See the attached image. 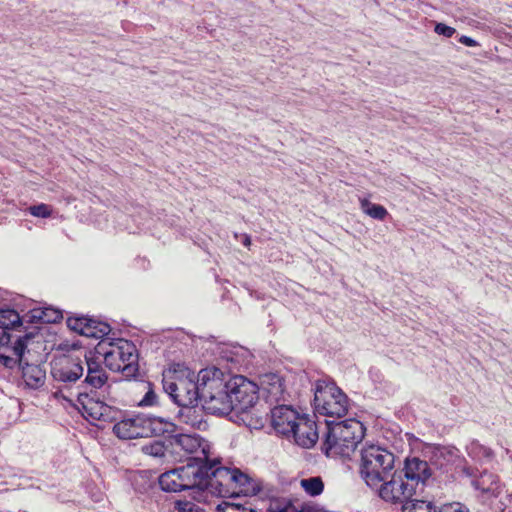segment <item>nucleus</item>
<instances>
[{"mask_svg": "<svg viewBox=\"0 0 512 512\" xmlns=\"http://www.w3.org/2000/svg\"><path fill=\"white\" fill-rule=\"evenodd\" d=\"M243 243H244L245 246H249L250 243H251L250 237L249 236H245V239H244Z\"/></svg>", "mask_w": 512, "mask_h": 512, "instance_id": "43", "label": "nucleus"}, {"mask_svg": "<svg viewBox=\"0 0 512 512\" xmlns=\"http://www.w3.org/2000/svg\"><path fill=\"white\" fill-rule=\"evenodd\" d=\"M180 407L181 409L178 412V419L181 423L197 430L207 429L208 424L204 420L202 409L198 408L196 404Z\"/></svg>", "mask_w": 512, "mask_h": 512, "instance_id": "21", "label": "nucleus"}, {"mask_svg": "<svg viewBox=\"0 0 512 512\" xmlns=\"http://www.w3.org/2000/svg\"><path fill=\"white\" fill-rule=\"evenodd\" d=\"M89 324L86 328V337L103 340L111 331L110 325L105 322L89 318Z\"/></svg>", "mask_w": 512, "mask_h": 512, "instance_id": "26", "label": "nucleus"}, {"mask_svg": "<svg viewBox=\"0 0 512 512\" xmlns=\"http://www.w3.org/2000/svg\"><path fill=\"white\" fill-rule=\"evenodd\" d=\"M99 357L101 356L96 354V350L85 355L83 366L84 369L86 368V376L81 382V385L77 386L80 387L81 390L93 393L107 383L108 375L102 365L104 361L103 358Z\"/></svg>", "mask_w": 512, "mask_h": 512, "instance_id": "12", "label": "nucleus"}, {"mask_svg": "<svg viewBox=\"0 0 512 512\" xmlns=\"http://www.w3.org/2000/svg\"><path fill=\"white\" fill-rule=\"evenodd\" d=\"M473 449H479V451L482 453V455L486 458H491L493 456V451L488 447L474 445Z\"/></svg>", "mask_w": 512, "mask_h": 512, "instance_id": "41", "label": "nucleus"}, {"mask_svg": "<svg viewBox=\"0 0 512 512\" xmlns=\"http://www.w3.org/2000/svg\"><path fill=\"white\" fill-rule=\"evenodd\" d=\"M201 381L202 407L211 414L227 415L233 411L230 392L228 391V379L223 372L216 368H206L198 373Z\"/></svg>", "mask_w": 512, "mask_h": 512, "instance_id": "2", "label": "nucleus"}, {"mask_svg": "<svg viewBox=\"0 0 512 512\" xmlns=\"http://www.w3.org/2000/svg\"><path fill=\"white\" fill-rule=\"evenodd\" d=\"M459 42L468 47H476L479 45V43L476 40H474L473 38H471L469 36H465V35H462L459 38Z\"/></svg>", "mask_w": 512, "mask_h": 512, "instance_id": "40", "label": "nucleus"}, {"mask_svg": "<svg viewBox=\"0 0 512 512\" xmlns=\"http://www.w3.org/2000/svg\"><path fill=\"white\" fill-rule=\"evenodd\" d=\"M402 512H439L432 500L412 497L403 507Z\"/></svg>", "mask_w": 512, "mask_h": 512, "instance_id": "23", "label": "nucleus"}, {"mask_svg": "<svg viewBox=\"0 0 512 512\" xmlns=\"http://www.w3.org/2000/svg\"><path fill=\"white\" fill-rule=\"evenodd\" d=\"M175 509L177 512H200V508L197 504L192 501H177L175 503Z\"/></svg>", "mask_w": 512, "mask_h": 512, "instance_id": "36", "label": "nucleus"}, {"mask_svg": "<svg viewBox=\"0 0 512 512\" xmlns=\"http://www.w3.org/2000/svg\"><path fill=\"white\" fill-rule=\"evenodd\" d=\"M33 318L38 319L44 323H55L63 318L60 310L45 307L42 309L34 310Z\"/></svg>", "mask_w": 512, "mask_h": 512, "instance_id": "29", "label": "nucleus"}, {"mask_svg": "<svg viewBox=\"0 0 512 512\" xmlns=\"http://www.w3.org/2000/svg\"><path fill=\"white\" fill-rule=\"evenodd\" d=\"M349 407L346 394L334 382L318 380L314 388V409L323 416L343 417Z\"/></svg>", "mask_w": 512, "mask_h": 512, "instance_id": "7", "label": "nucleus"}, {"mask_svg": "<svg viewBox=\"0 0 512 512\" xmlns=\"http://www.w3.org/2000/svg\"><path fill=\"white\" fill-rule=\"evenodd\" d=\"M163 389L178 406L197 404L201 400V381L181 364H174L163 373Z\"/></svg>", "mask_w": 512, "mask_h": 512, "instance_id": "3", "label": "nucleus"}, {"mask_svg": "<svg viewBox=\"0 0 512 512\" xmlns=\"http://www.w3.org/2000/svg\"><path fill=\"white\" fill-rule=\"evenodd\" d=\"M173 445L188 454L200 453V456L190 458L188 463L201 465L210 460L209 445L198 435L179 434L174 436Z\"/></svg>", "mask_w": 512, "mask_h": 512, "instance_id": "14", "label": "nucleus"}, {"mask_svg": "<svg viewBox=\"0 0 512 512\" xmlns=\"http://www.w3.org/2000/svg\"><path fill=\"white\" fill-rule=\"evenodd\" d=\"M301 416L291 405L278 404L271 409V425L277 433L289 438Z\"/></svg>", "mask_w": 512, "mask_h": 512, "instance_id": "16", "label": "nucleus"}, {"mask_svg": "<svg viewBox=\"0 0 512 512\" xmlns=\"http://www.w3.org/2000/svg\"><path fill=\"white\" fill-rule=\"evenodd\" d=\"M258 390V386L244 376L229 377L228 391L230 392L233 411L237 414H247L257 403Z\"/></svg>", "mask_w": 512, "mask_h": 512, "instance_id": "11", "label": "nucleus"}, {"mask_svg": "<svg viewBox=\"0 0 512 512\" xmlns=\"http://www.w3.org/2000/svg\"><path fill=\"white\" fill-rule=\"evenodd\" d=\"M378 496L386 503L400 505L401 508L412 497L422 495L416 487L407 480L399 471L395 470L389 479L375 487Z\"/></svg>", "mask_w": 512, "mask_h": 512, "instance_id": "10", "label": "nucleus"}, {"mask_svg": "<svg viewBox=\"0 0 512 512\" xmlns=\"http://www.w3.org/2000/svg\"><path fill=\"white\" fill-rule=\"evenodd\" d=\"M32 338L31 334H25L24 336H19L11 350L0 351V363L7 368H13L17 364L19 366L22 365L24 358L25 349L27 347V342Z\"/></svg>", "mask_w": 512, "mask_h": 512, "instance_id": "20", "label": "nucleus"}, {"mask_svg": "<svg viewBox=\"0 0 512 512\" xmlns=\"http://www.w3.org/2000/svg\"><path fill=\"white\" fill-rule=\"evenodd\" d=\"M20 367L22 370V378L27 387L38 389L44 385L46 371L41 365L30 364L24 360Z\"/></svg>", "mask_w": 512, "mask_h": 512, "instance_id": "22", "label": "nucleus"}, {"mask_svg": "<svg viewBox=\"0 0 512 512\" xmlns=\"http://www.w3.org/2000/svg\"><path fill=\"white\" fill-rule=\"evenodd\" d=\"M360 208L366 215L376 220H384L388 215L387 209L379 204H374L367 198H360Z\"/></svg>", "mask_w": 512, "mask_h": 512, "instance_id": "25", "label": "nucleus"}, {"mask_svg": "<svg viewBox=\"0 0 512 512\" xmlns=\"http://www.w3.org/2000/svg\"><path fill=\"white\" fill-rule=\"evenodd\" d=\"M89 318L87 317H69L67 319V326L69 329L86 336V328L89 326Z\"/></svg>", "mask_w": 512, "mask_h": 512, "instance_id": "32", "label": "nucleus"}, {"mask_svg": "<svg viewBox=\"0 0 512 512\" xmlns=\"http://www.w3.org/2000/svg\"><path fill=\"white\" fill-rule=\"evenodd\" d=\"M394 463V454L380 446L370 445L361 450L360 473L372 489L392 476Z\"/></svg>", "mask_w": 512, "mask_h": 512, "instance_id": "6", "label": "nucleus"}, {"mask_svg": "<svg viewBox=\"0 0 512 512\" xmlns=\"http://www.w3.org/2000/svg\"><path fill=\"white\" fill-rule=\"evenodd\" d=\"M434 31H435V33H437L439 35H443L444 37H447V38L452 37L456 32L455 28L448 26L444 23H437L434 28Z\"/></svg>", "mask_w": 512, "mask_h": 512, "instance_id": "39", "label": "nucleus"}, {"mask_svg": "<svg viewBox=\"0 0 512 512\" xmlns=\"http://www.w3.org/2000/svg\"><path fill=\"white\" fill-rule=\"evenodd\" d=\"M142 450L145 454L153 456V457H163L165 456L166 448L161 441H152L142 447Z\"/></svg>", "mask_w": 512, "mask_h": 512, "instance_id": "34", "label": "nucleus"}, {"mask_svg": "<svg viewBox=\"0 0 512 512\" xmlns=\"http://www.w3.org/2000/svg\"><path fill=\"white\" fill-rule=\"evenodd\" d=\"M300 486L312 497L320 495L324 490V482L319 476L301 479Z\"/></svg>", "mask_w": 512, "mask_h": 512, "instance_id": "27", "label": "nucleus"}, {"mask_svg": "<svg viewBox=\"0 0 512 512\" xmlns=\"http://www.w3.org/2000/svg\"><path fill=\"white\" fill-rule=\"evenodd\" d=\"M113 432L121 439H135L149 437L155 433V429L152 419L137 415L118 421L113 427Z\"/></svg>", "mask_w": 512, "mask_h": 512, "instance_id": "13", "label": "nucleus"}, {"mask_svg": "<svg viewBox=\"0 0 512 512\" xmlns=\"http://www.w3.org/2000/svg\"><path fill=\"white\" fill-rule=\"evenodd\" d=\"M281 512H298V511L294 507L290 506V507L285 508Z\"/></svg>", "mask_w": 512, "mask_h": 512, "instance_id": "42", "label": "nucleus"}, {"mask_svg": "<svg viewBox=\"0 0 512 512\" xmlns=\"http://www.w3.org/2000/svg\"><path fill=\"white\" fill-rule=\"evenodd\" d=\"M233 479H232V494L236 492V489L242 493H248L250 490L251 479L248 475L242 473L239 469L233 468Z\"/></svg>", "mask_w": 512, "mask_h": 512, "instance_id": "30", "label": "nucleus"}, {"mask_svg": "<svg viewBox=\"0 0 512 512\" xmlns=\"http://www.w3.org/2000/svg\"><path fill=\"white\" fill-rule=\"evenodd\" d=\"M8 329H0V351L11 350L10 345L12 335L7 332Z\"/></svg>", "mask_w": 512, "mask_h": 512, "instance_id": "37", "label": "nucleus"}, {"mask_svg": "<svg viewBox=\"0 0 512 512\" xmlns=\"http://www.w3.org/2000/svg\"><path fill=\"white\" fill-rule=\"evenodd\" d=\"M135 390L144 392V396L138 402V406L151 407L157 403V395L153 389V385L148 381H141L134 384Z\"/></svg>", "mask_w": 512, "mask_h": 512, "instance_id": "24", "label": "nucleus"}, {"mask_svg": "<svg viewBox=\"0 0 512 512\" xmlns=\"http://www.w3.org/2000/svg\"><path fill=\"white\" fill-rule=\"evenodd\" d=\"M218 464V459H210L199 465L204 479L198 489H207L220 497H227L232 494L233 468L216 467Z\"/></svg>", "mask_w": 512, "mask_h": 512, "instance_id": "9", "label": "nucleus"}, {"mask_svg": "<svg viewBox=\"0 0 512 512\" xmlns=\"http://www.w3.org/2000/svg\"><path fill=\"white\" fill-rule=\"evenodd\" d=\"M439 512H469V510L465 505L459 502H453L443 505L439 509Z\"/></svg>", "mask_w": 512, "mask_h": 512, "instance_id": "38", "label": "nucleus"}, {"mask_svg": "<svg viewBox=\"0 0 512 512\" xmlns=\"http://www.w3.org/2000/svg\"><path fill=\"white\" fill-rule=\"evenodd\" d=\"M84 374L83 360L62 355L51 362V376L57 383L53 396L58 400L74 403L77 387H73Z\"/></svg>", "mask_w": 512, "mask_h": 512, "instance_id": "5", "label": "nucleus"}, {"mask_svg": "<svg viewBox=\"0 0 512 512\" xmlns=\"http://www.w3.org/2000/svg\"><path fill=\"white\" fill-rule=\"evenodd\" d=\"M202 473L198 464L187 463V465L161 474L159 485L166 492H180L198 488L204 479Z\"/></svg>", "mask_w": 512, "mask_h": 512, "instance_id": "8", "label": "nucleus"}, {"mask_svg": "<svg viewBox=\"0 0 512 512\" xmlns=\"http://www.w3.org/2000/svg\"><path fill=\"white\" fill-rule=\"evenodd\" d=\"M263 395L266 402L278 405L288 401L289 393L285 389L284 380L278 374L270 373L261 380Z\"/></svg>", "mask_w": 512, "mask_h": 512, "instance_id": "17", "label": "nucleus"}, {"mask_svg": "<svg viewBox=\"0 0 512 512\" xmlns=\"http://www.w3.org/2000/svg\"><path fill=\"white\" fill-rule=\"evenodd\" d=\"M21 325L19 314L13 309L0 310V329H12Z\"/></svg>", "mask_w": 512, "mask_h": 512, "instance_id": "28", "label": "nucleus"}, {"mask_svg": "<svg viewBox=\"0 0 512 512\" xmlns=\"http://www.w3.org/2000/svg\"><path fill=\"white\" fill-rule=\"evenodd\" d=\"M217 512H257L253 505L249 502L245 503H231L222 502L216 506Z\"/></svg>", "mask_w": 512, "mask_h": 512, "instance_id": "31", "label": "nucleus"}, {"mask_svg": "<svg viewBox=\"0 0 512 512\" xmlns=\"http://www.w3.org/2000/svg\"><path fill=\"white\" fill-rule=\"evenodd\" d=\"M96 354L103 358L105 366L121 372L126 378L135 377L139 371L136 346L125 339H103L95 347Z\"/></svg>", "mask_w": 512, "mask_h": 512, "instance_id": "4", "label": "nucleus"}, {"mask_svg": "<svg viewBox=\"0 0 512 512\" xmlns=\"http://www.w3.org/2000/svg\"><path fill=\"white\" fill-rule=\"evenodd\" d=\"M29 213L32 216L40 217V218H48L52 214V210L49 205L41 203L38 205L30 206L28 208Z\"/></svg>", "mask_w": 512, "mask_h": 512, "instance_id": "35", "label": "nucleus"}, {"mask_svg": "<svg viewBox=\"0 0 512 512\" xmlns=\"http://www.w3.org/2000/svg\"><path fill=\"white\" fill-rule=\"evenodd\" d=\"M326 428L321 450L329 458H350L364 436L363 424L353 418L327 422Z\"/></svg>", "mask_w": 512, "mask_h": 512, "instance_id": "1", "label": "nucleus"}, {"mask_svg": "<svg viewBox=\"0 0 512 512\" xmlns=\"http://www.w3.org/2000/svg\"><path fill=\"white\" fill-rule=\"evenodd\" d=\"M120 414V410L103 402V407H101V412L99 414V421L111 423L117 421Z\"/></svg>", "mask_w": 512, "mask_h": 512, "instance_id": "33", "label": "nucleus"}, {"mask_svg": "<svg viewBox=\"0 0 512 512\" xmlns=\"http://www.w3.org/2000/svg\"><path fill=\"white\" fill-rule=\"evenodd\" d=\"M290 437H293L295 443L303 448L313 447L318 440L315 421L306 415H302L293 426V432H291Z\"/></svg>", "mask_w": 512, "mask_h": 512, "instance_id": "18", "label": "nucleus"}, {"mask_svg": "<svg viewBox=\"0 0 512 512\" xmlns=\"http://www.w3.org/2000/svg\"><path fill=\"white\" fill-rule=\"evenodd\" d=\"M399 472L422 494L432 475L428 462L417 457L407 458L403 469Z\"/></svg>", "mask_w": 512, "mask_h": 512, "instance_id": "15", "label": "nucleus"}, {"mask_svg": "<svg viewBox=\"0 0 512 512\" xmlns=\"http://www.w3.org/2000/svg\"><path fill=\"white\" fill-rule=\"evenodd\" d=\"M69 404L76 407L86 419L99 421V414L101 412V407H103V401L94 398L92 393L86 390H81L80 387H77L75 401L74 403Z\"/></svg>", "mask_w": 512, "mask_h": 512, "instance_id": "19", "label": "nucleus"}]
</instances>
